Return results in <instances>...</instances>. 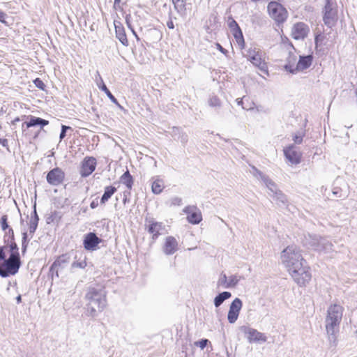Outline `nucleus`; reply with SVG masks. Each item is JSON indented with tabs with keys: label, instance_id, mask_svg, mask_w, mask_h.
Segmentation results:
<instances>
[{
	"label": "nucleus",
	"instance_id": "obj_1",
	"mask_svg": "<svg viewBox=\"0 0 357 357\" xmlns=\"http://www.w3.org/2000/svg\"><path fill=\"white\" fill-rule=\"evenodd\" d=\"M282 264L299 286H305L311 280V273L301 250L295 245L284 248L280 254Z\"/></svg>",
	"mask_w": 357,
	"mask_h": 357
},
{
	"label": "nucleus",
	"instance_id": "obj_2",
	"mask_svg": "<svg viewBox=\"0 0 357 357\" xmlns=\"http://www.w3.org/2000/svg\"><path fill=\"white\" fill-rule=\"evenodd\" d=\"M85 299L87 301V312L91 317H96L107 305L106 291L102 287H89Z\"/></svg>",
	"mask_w": 357,
	"mask_h": 357
},
{
	"label": "nucleus",
	"instance_id": "obj_3",
	"mask_svg": "<svg viewBox=\"0 0 357 357\" xmlns=\"http://www.w3.org/2000/svg\"><path fill=\"white\" fill-rule=\"evenodd\" d=\"M343 307L340 305H331L328 309L326 318V328L331 342H335L338 327L342 318Z\"/></svg>",
	"mask_w": 357,
	"mask_h": 357
},
{
	"label": "nucleus",
	"instance_id": "obj_4",
	"mask_svg": "<svg viewBox=\"0 0 357 357\" xmlns=\"http://www.w3.org/2000/svg\"><path fill=\"white\" fill-rule=\"evenodd\" d=\"M4 246L0 247V276L7 278L15 275L20 266L21 260L15 259L13 256L6 259Z\"/></svg>",
	"mask_w": 357,
	"mask_h": 357
},
{
	"label": "nucleus",
	"instance_id": "obj_5",
	"mask_svg": "<svg viewBox=\"0 0 357 357\" xmlns=\"http://www.w3.org/2000/svg\"><path fill=\"white\" fill-rule=\"evenodd\" d=\"M304 243L310 246L312 249L325 253L333 251V245L326 238L320 237L317 235L310 234L305 236Z\"/></svg>",
	"mask_w": 357,
	"mask_h": 357
},
{
	"label": "nucleus",
	"instance_id": "obj_6",
	"mask_svg": "<svg viewBox=\"0 0 357 357\" xmlns=\"http://www.w3.org/2000/svg\"><path fill=\"white\" fill-rule=\"evenodd\" d=\"M244 56L261 72L268 75V66L264 58H263V53L259 48L255 46H251L246 50Z\"/></svg>",
	"mask_w": 357,
	"mask_h": 357
},
{
	"label": "nucleus",
	"instance_id": "obj_7",
	"mask_svg": "<svg viewBox=\"0 0 357 357\" xmlns=\"http://www.w3.org/2000/svg\"><path fill=\"white\" fill-rule=\"evenodd\" d=\"M322 13L324 24L330 28L334 26L337 20V6L336 2L333 0H326V4Z\"/></svg>",
	"mask_w": 357,
	"mask_h": 357
},
{
	"label": "nucleus",
	"instance_id": "obj_8",
	"mask_svg": "<svg viewBox=\"0 0 357 357\" xmlns=\"http://www.w3.org/2000/svg\"><path fill=\"white\" fill-rule=\"evenodd\" d=\"M270 17L278 24L283 23L288 17V12L282 4L271 1L267 6Z\"/></svg>",
	"mask_w": 357,
	"mask_h": 357
},
{
	"label": "nucleus",
	"instance_id": "obj_9",
	"mask_svg": "<svg viewBox=\"0 0 357 357\" xmlns=\"http://www.w3.org/2000/svg\"><path fill=\"white\" fill-rule=\"evenodd\" d=\"M102 241L94 232L86 234L83 240V245L86 250L94 251L98 249V245Z\"/></svg>",
	"mask_w": 357,
	"mask_h": 357
},
{
	"label": "nucleus",
	"instance_id": "obj_10",
	"mask_svg": "<svg viewBox=\"0 0 357 357\" xmlns=\"http://www.w3.org/2000/svg\"><path fill=\"white\" fill-rule=\"evenodd\" d=\"M243 306L242 301L236 298L230 304L227 314V320L229 323L234 324L238 319L240 311Z\"/></svg>",
	"mask_w": 357,
	"mask_h": 357
},
{
	"label": "nucleus",
	"instance_id": "obj_11",
	"mask_svg": "<svg viewBox=\"0 0 357 357\" xmlns=\"http://www.w3.org/2000/svg\"><path fill=\"white\" fill-rule=\"evenodd\" d=\"M241 330L245 334L247 335V338L249 342H265L267 340L266 335L258 331L257 330L247 327L242 326Z\"/></svg>",
	"mask_w": 357,
	"mask_h": 357
},
{
	"label": "nucleus",
	"instance_id": "obj_12",
	"mask_svg": "<svg viewBox=\"0 0 357 357\" xmlns=\"http://www.w3.org/2000/svg\"><path fill=\"white\" fill-rule=\"evenodd\" d=\"M183 212L188 215V221L193 225L199 224L202 220L200 210L195 206H188L183 208Z\"/></svg>",
	"mask_w": 357,
	"mask_h": 357
},
{
	"label": "nucleus",
	"instance_id": "obj_13",
	"mask_svg": "<svg viewBox=\"0 0 357 357\" xmlns=\"http://www.w3.org/2000/svg\"><path fill=\"white\" fill-rule=\"evenodd\" d=\"M70 261V257L68 254H63L60 255L54 261L50 268V273L53 276L55 275L57 278L59 277V268H63Z\"/></svg>",
	"mask_w": 357,
	"mask_h": 357
},
{
	"label": "nucleus",
	"instance_id": "obj_14",
	"mask_svg": "<svg viewBox=\"0 0 357 357\" xmlns=\"http://www.w3.org/2000/svg\"><path fill=\"white\" fill-rule=\"evenodd\" d=\"M47 181L52 185H58L61 184L64 179V173L59 167L50 170L47 175Z\"/></svg>",
	"mask_w": 357,
	"mask_h": 357
},
{
	"label": "nucleus",
	"instance_id": "obj_15",
	"mask_svg": "<svg viewBox=\"0 0 357 357\" xmlns=\"http://www.w3.org/2000/svg\"><path fill=\"white\" fill-rule=\"evenodd\" d=\"M96 160L93 157L85 158L82 163L80 174L82 176L86 177L95 170Z\"/></svg>",
	"mask_w": 357,
	"mask_h": 357
},
{
	"label": "nucleus",
	"instance_id": "obj_16",
	"mask_svg": "<svg viewBox=\"0 0 357 357\" xmlns=\"http://www.w3.org/2000/svg\"><path fill=\"white\" fill-rule=\"evenodd\" d=\"M309 32L308 26L303 22H298L294 25L291 36L296 40L304 39Z\"/></svg>",
	"mask_w": 357,
	"mask_h": 357
},
{
	"label": "nucleus",
	"instance_id": "obj_17",
	"mask_svg": "<svg viewBox=\"0 0 357 357\" xmlns=\"http://www.w3.org/2000/svg\"><path fill=\"white\" fill-rule=\"evenodd\" d=\"M96 84L98 87L102 91L105 93L107 96L109 98V100L116 105H118L121 109H122V107L119 104L116 98L112 95V93L110 92V91L107 89L106 85L105 84L102 78L101 77L100 73L98 72H96V75L95 78Z\"/></svg>",
	"mask_w": 357,
	"mask_h": 357
},
{
	"label": "nucleus",
	"instance_id": "obj_18",
	"mask_svg": "<svg viewBox=\"0 0 357 357\" xmlns=\"http://www.w3.org/2000/svg\"><path fill=\"white\" fill-rule=\"evenodd\" d=\"M178 249L176 239L173 236H167L163 245V252L167 255L174 254Z\"/></svg>",
	"mask_w": 357,
	"mask_h": 357
},
{
	"label": "nucleus",
	"instance_id": "obj_19",
	"mask_svg": "<svg viewBox=\"0 0 357 357\" xmlns=\"http://www.w3.org/2000/svg\"><path fill=\"white\" fill-rule=\"evenodd\" d=\"M284 153L286 158L291 163V164H298L301 162V155L300 153L294 150V146L293 145L286 148L284 149Z\"/></svg>",
	"mask_w": 357,
	"mask_h": 357
},
{
	"label": "nucleus",
	"instance_id": "obj_20",
	"mask_svg": "<svg viewBox=\"0 0 357 357\" xmlns=\"http://www.w3.org/2000/svg\"><path fill=\"white\" fill-rule=\"evenodd\" d=\"M48 124L49 121L47 120L41 119L40 117L30 116L29 121L24 122L22 123V128L24 129V127L29 128L37 126H39L41 128H43L44 126H47Z\"/></svg>",
	"mask_w": 357,
	"mask_h": 357
},
{
	"label": "nucleus",
	"instance_id": "obj_21",
	"mask_svg": "<svg viewBox=\"0 0 357 357\" xmlns=\"http://www.w3.org/2000/svg\"><path fill=\"white\" fill-rule=\"evenodd\" d=\"M298 60L297 59V56L292 52H289V56L287 58V63L284 66V69L287 72H289L290 73H292V74L297 73L298 70H296V65L298 63Z\"/></svg>",
	"mask_w": 357,
	"mask_h": 357
},
{
	"label": "nucleus",
	"instance_id": "obj_22",
	"mask_svg": "<svg viewBox=\"0 0 357 357\" xmlns=\"http://www.w3.org/2000/svg\"><path fill=\"white\" fill-rule=\"evenodd\" d=\"M312 61L313 56L310 54L299 56L296 70H297L298 72H301L307 69L312 65Z\"/></svg>",
	"mask_w": 357,
	"mask_h": 357
},
{
	"label": "nucleus",
	"instance_id": "obj_23",
	"mask_svg": "<svg viewBox=\"0 0 357 357\" xmlns=\"http://www.w3.org/2000/svg\"><path fill=\"white\" fill-rule=\"evenodd\" d=\"M115 26V32L116 37L119 39V40L121 43L124 46L128 45V40L127 39V36L125 32V29L121 22H114Z\"/></svg>",
	"mask_w": 357,
	"mask_h": 357
},
{
	"label": "nucleus",
	"instance_id": "obj_24",
	"mask_svg": "<svg viewBox=\"0 0 357 357\" xmlns=\"http://www.w3.org/2000/svg\"><path fill=\"white\" fill-rule=\"evenodd\" d=\"M38 221H39V218H38V213L36 211V204H35L33 206V211L32 212V213L31 215V218H30L29 224V233L31 234V238H32L33 234H34V232L36 231V230L37 229Z\"/></svg>",
	"mask_w": 357,
	"mask_h": 357
},
{
	"label": "nucleus",
	"instance_id": "obj_25",
	"mask_svg": "<svg viewBox=\"0 0 357 357\" xmlns=\"http://www.w3.org/2000/svg\"><path fill=\"white\" fill-rule=\"evenodd\" d=\"M162 224L161 222L151 221L150 222L148 231L153 235V239L155 240L160 234V231L162 230Z\"/></svg>",
	"mask_w": 357,
	"mask_h": 357
},
{
	"label": "nucleus",
	"instance_id": "obj_26",
	"mask_svg": "<svg viewBox=\"0 0 357 357\" xmlns=\"http://www.w3.org/2000/svg\"><path fill=\"white\" fill-rule=\"evenodd\" d=\"M153 181L151 185L152 192L155 195H159L164 189V181L159 176L153 177Z\"/></svg>",
	"mask_w": 357,
	"mask_h": 357
},
{
	"label": "nucleus",
	"instance_id": "obj_27",
	"mask_svg": "<svg viewBox=\"0 0 357 357\" xmlns=\"http://www.w3.org/2000/svg\"><path fill=\"white\" fill-rule=\"evenodd\" d=\"M174 6V9L181 16L186 15L185 1L186 0H172Z\"/></svg>",
	"mask_w": 357,
	"mask_h": 357
},
{
	"label": "nucleus",
	"instance_id": "obj_28",
	"mask_svg": "<svg viewBox=\"0 0 357 357\" xmlns=\"http://www.w3.org/2000/svg\"><path fill=\"white\" fill-rule=\"evenodd\" d=\"M231 296V294L229 291L218 294L214 298V305L215 307H220L225 301L229 299Z\"/></svg>",
	"mask_w": 357,
	"mask_h": 357
},
{
	"label": "nucleus",
	"instance_id": "obj_29",
	"mask_svg": "<svg viewBox=\"0 0 357 357\" xmlns=\"http://www.w3.org/2000/svg\"><path fill=\"white\" fill-rule=\"evenodd\" d=\"M121 183L125 185L128 190H130L133 185V178L128 170H127L120 178Z\"/></svg>",
	"mask_w": 357,
	"mask_h": 357
},
{
	"label": "nucleus",
	"instance_id": "obj_30",
	"mask_svg": "<svg viewBox=\"0 0 357 357\" xmlns=\"http://www.w3.org/2000/svg\"><path fill=\"white\" fill-rule=\"evenodd\" d=\"M116 188L114 186L109 185L105 188L104 193L100 199V203L105 204L108 199L114 194Z\"/></svg>",
	"mask_w": 357,
	"mask_h": 357
},
{
	"label": "nucleus",
	"instance_id": "obj_31",
	"mask_svg": "<svg viewBox=\"0 0 357 357\" xmlns=\"http://www.w3.org/2000/svg\"><path fill=\"white\" fill-rule=\"evenodd\" d=\"M269 192H268L270 197H273L274 195L277 194L278 192L280 191L279 189H278L277 185L269 178L266 180V181L264 182Z\"/></svg>",
	"mask_w": 357,
	"mask_h": 357
},
{
	"label": "nucleus",
	"instance_id": "obj_32",
	"mask_svg": "<svg viewBox=\"0 0 357 357\" xmlns=\"http://www.w3.org/2000/svg\"><path fill=\"white\" fill-rule=\"evenodd\" d=\"M279 206H285L287 204V197L282 192L281 190L278 192L277 194L271 197Z\"/></svg>",
	"mask_w": 357,
	"mask_h": 357
},
{
	"label": "nucleus",
	"instance_id": "obj_33",
	"mask_svg": "<svg viewBox=\"0 0 357 357\" xmlns=\"http://www.w3.org/2000/svg\"><path fill=\"white\" fill-rule=\"evenodd\" d=\"M234 37L236 39V43L239 45L241 49L244 48L245 47V41L243 36V33L240 28L234 29L233 31Z\"/></svg>",
	"mask_w": 357,
	"mask_h": 357
},
{
	"label": "nucleus",
	"instance_id": "obj_34",
	"mask_svg": "<svg viewBox=\"0 0 357 357\" xmlns=\"http://www.w3.org/2000/svg\"><path fill=\"white\" fill-rule=\"evenodd\" d=\"M244 278L238 275H232L228 279V284L227 289L235 287L241 280H243Z\"/></svg>",
	"mask_w": 357,
	"mask_h": 357
},
{
	"label": "nucleus",
	"instance_id": "obj_35",
	"mask_svg": "<svg viewBox=\"0 0 357 357\" xmlns=\"http://www.w3.org/2000/svg\"><path fill=\"white\" fill-rule=\"evenodd\" d=\"M9 248L10 252V256H13L15 259L20 260L19 248L14 240L11 241L10 244L9 245Z\"/></svg>",
	"mask_w": 357,
	"mask_h": 357
},
{
	"label": "nucleus",
	"instance_id": "obj_36",
	"mask_svg": "<svg viewBox=\"0 0 357 357\" xmlns=\"http://www.w3.org/2000/svg\"><path fill=\"white\" fill-rule=\"evenodd\" d=\"M252 174L257 178H260L263 182L266 181L268 178L267 176L264 174L260 170L252 166Z\"/></svg>",
	"mask_w": 357,
	"mask_h": 357
},
{
	"label": "nucleus",
	"instance_id": "obj_37",
	"mask_svg": "<svg viewBox=\"0 0 357 357\" xmlns=\"http://www.w3.org/2000/svg\"><path fill=\"white\" fill-rule=\"evenodd\" d=\"M208 105L212 107L219 108L221 107V101L217 96H211L208 99Z\"/></svg>",
	"mask_w": 357,
	"mask_h": 357
},
{
	"label": "nucleus",
	"instance_id": "obj_38",
	"mask_svg": "<svg viewBox=\"0 0 357 357\" xmlns=\"http://www.w3.org/2000/svg\"><path fill=\"white\" fill-rule=\"evenodd\" d=\"M217 284L218 287H223L225 288H227V286L228 284V280L225 274H221Z\"/></svg>",
	"mask_w": 357,
	"mask_h": 357
},
{
	"label": "nucleus",
	"instance_id": "obj_39",
	"mask_svg": "<svg viewBox=\"0 0 357 357\" xmlns=\"http://www.w3.org/2000/svg\"><path fill=\"white\" fill-rule=\"evenodd\" d=\"M27 237L28 234L26 231L22 233V252L24 253L26 250L28 243H27Z\"/></svg>",
	"mask_w": 357,
	"mask_h": 357
},
{
	"label": "nucleus",
	"instance_id": "obj_40",
	"mask_svg": "<svg viewBox=\"0 0 357 357\" xmlns=\"http://www.w3.org/2000/svg\"><path fill=\"white\" fill-rule=\"evenodd\" d=\"M86 266V261L85 260H82L80 261H74L71 264V268H84Z\"/></svg>",
	"mask_w": 357,
	"mask_h": 357
},
{
	"label": "nucleus",
	"instance_id": "obj_41",
	"mask_svg": "<svg viewBox=\"0 0 357 357\" xmlns=\"http://www.w3.org/2000/svg\"><path fill=\"white\" fill-rule=\"evenodd\" d=\"M208 343H210V342L208 339H202L199 341L195 342L194 344L199 347L201 349H204Z\"/></svg>",
	"mask_w": 357,
	"mask_h": 357
},
{
	"label": "nucleus",
	"instance_id": "obj_42",
	"mask_svg": "<svg viewBox=\"0 0 357 357\" xmlns=\"http://www.w3.org/2000/svg\"><path fill=\"white\" fill-rule=\"evenodd\" d=\"M178 140H180L182 144L185 145L188 142V135L185 132H181L178 137Z\"/></svg>",
	"mask_w": 357,
	"mask_h": 357
},
{
	"label": "nucleus",
	"instance_id": "obj_43",
	"mask_svg": "<svg viewBox=\"0 0 357 357\" xmlns=\"http://www.w3.org/2000/svg\"><path fill=\"white\" fill-rule=\"evenodd\" d=\"M170 206H180L182 203V199L178 197H174L169 200Z\"/></svg>",
	"mask_w": 357,
	"mask_h": 357
},
{
	"label": "nucleus",
	"instance_id": "obj_44",
	"mask_svg": "<svg viewBox=\"0 0 357 357\" xmlns=\"http://www.w3.org/2000/svg\"><path fill=\"white\" fill-rule=\"evenodd\" d=\"M7 220H8V218H7L6 215H3L1 218V220H0L1 227V229L3 231H5L6 229L8 228V222H7Z\"/></svg>",
	"mask_w": 357,
	"mask_h": 357
},
{
	"label": "nucleus",
	"instance_id": "obj_45",
	"mask_svg": "<svg viewBox=\"0 0 357 357\" xmlns=\"http://www.w3.org/2000/svg\"><path fill=\"white\" fill-rule=\"evenodd\" d=\"M33 83L35 86L39 89L44 90L45 88V84L40 78L35 79L33 80Z\"/></svg>",
	"mask_w": 357,
	"mask_h": 357
},
{
	"label": "nucleus",
	"instance_id": "obj_46",
	"mask_svg": "<svg viewBox=\"0 0 357 357\" xmlns=\"http://www.w3.org/2000/svg\"><path fill=\"white\" fill-rule=\"evenodd\" d=\"M68 130H71V127L62 125L61 131L59 135L60 140H62L66 135V131Z\"/></svg>",
	"mask_w": 357,
	"mask_h": 357
},
{
	"label": "nucleus",
	"instance_id": "obj_47",
	"mask_svg": "<svg viewBox=\"0 0 357 357\" xmlns=\"http://www.w3.org/2000/svg\"><path fill=\"white\" fill-rule=\"evenodd\" d=\"M303 136L304 135L302 132H298L294 136L293 139L296 144H299L302 142Z\"/></svg>",
	"mask_w": 357,
	"mask_h": 357
},
{
	"label": "nucleus",
	"instance_id": "obj_48",
	"mask_svg": "<svg viewBox=\"0 0 357 357\" xmlns=\"http://www.w3.org/2000/svg\"><path fill=\"white\" fill-rule=\"evenodd\" d=\"M183 130H181V128H178V127H173L172 129V132H171V134L173 137H176V136H179V135L181 134V132H182Z\"/></svg>",
	"mask_w": 357,
	"mask_h": 357
},
{
	"label": "nucleus",
	"instance_id": "obj_49",
	"mask_svg": "<svg viewBox=\"0 0 357 357\" xmlns=\"http://www.w3.org/2000/svg\"><path fill=\"white\" fill-rule=\"evenodd\" d=\"M126 24L127 26H128L129 29H132V24H131V15H127L126 17Z\"/></svg>",
	"mask_w": 357,
	"mask_h": 357
},
{
	"label": "nucleus",
	"instance_id": "obj_50",
	"mask_svg": "<svg viewBox=\"0 0 357 357\" xmlns=\"http://www.w3.org/2000/svg\"><path fill=\"white\" fill-rule=\"evenodd\" d=\"M229 27L232 29L233 31H234V29L240 28L234 20H232V21L229 23Z\"/></svg>",
	"mask_w": 357,
	"mask_h": 357
},
{
	"label": "nucleus",
	"instance_id": "obj_51",
	"mask_svg": "<svg viewBox=\"0 0 357 357\" xmlns=\"http://www.w3.org/2000/svg\"><path fill=\"white\" fill-rule=\"evenodd\" d=\"M6 15V13H4L3 12L0 11V22L3 23V24H7L6 21L4 20Z\"/></svg>",
	"mask_w": 357,
	"mask_h": 357
},
{
	"label": "nucleus",
	"instance_id": "obj_52",
	"mask_svg": "<svg viewBox=\"0 0 357 357\" xmlns=\"http://www.w3.org/2000/svg\"><path fill=\"white\" fill-rule=\"evenodd\" d=\"M0 144L2 145L3 147H8V142L6 139L0 138Z\"/></svg>",
	"mask_w": 357,
	"mask_h": 357
},
{
	"label": "nucleus",
	"instance_id": "obj_53",
	"mask_svg": "<svg viewBox=\"0 0 357 357\" xmlns=\"http://www.w3.org/2000/svg\"><path fill=\"white\" fill-rule=\"evenodd\" d=\"M167 26L169 29H173L174 28V23L172 22V20H169L167 22Z\"/></svg>",
	"mask_w": 357,
	"mask_h": 357
},
{
	"label": "nucleus",
	"instance_id": "obj_54",
	"mask_svg": "<svg viewBox=\"0 0 357 357\" xmlns=\"http://www.w3.org/2000/svg\"><path fill=\"white\" fill-rule=\"evenodd\" d=\"M217 47L218 49L223 54H225L227 52V50L224 49L219 43H217Z\"/></svg>",
	"mask_w": 357,
	"mask_h": 357
},
{
	"label": "nucleus",
	"instance_id": "obj_55",
	"mask_svg": "<svg viewBox=\"0 0 357 357\" xmlns=\"http://www.w3.org/2000/svg\"><path fill=\"white\" fill-rule=\"evenodd\" d=\"M90 206L91 208H95L98 206V201L93 200Z\"/></svg>",
	"mask_w": 357,
	"mask_h": 357
},
{
	"label": "nucleus",
	"instance_id": "obj_56",
	"mask_svg": "<svg viewBox=\"0 0 357 357\" xmlns=\"http://www.w3.org/2000/svg\"><path fill=\"white\" fill-rule=\"evenodd\" d=\"M8 232H9V234L11 236V241L14 240V231H13V229L10 228Z\"/></svg>",
	"mask_w": 357,
	"mask_h": 357
},
{
	"label": "nucleus",
	"instance_id": "obj_57",
	"mask_svg": "<svg viewBox=\"0 0 357 357\" xmlns=\"http://www.w3.org/2000/svg\"><path fill=\"white\" fill-rule=\"evenodd\" d=\"M236 102L238 105H241V106L243 105V100H242V98H237L236 100Z\"/></svg>",
	"mask_w": 357,
	"mask_h": 357
},
{
	"label": "nucleus",
	"instance_id": "obj_58",
	"mask_svg": "<svg viewBox=\"0 0 357 357\" xmlns=\"http://www.w3.org/2000/svg\"><path fill=\"white\" fill-rule=\"evenodd\" d=\"M131 31L132 32L133 35L136 37L137 40H139L138 36L137 35L136 32L135 31L133 27L132 26V29H130Z\"/></svg>",
	"mask_w": 357,
	"mask_h": 357
},
{
	"label": "nucleus",
	"instance_id": "obj_59",
	"mask_svg": "<svg viewBox=\"0 0 357 357\" xmlns=\"http://www.w3.org/2000/svg\"><path fill=\"white\" fill-rule=\"evenodd\" d=\"M131 31L132 32L133 35L136 37L137 40H139L138 36L137 35L136 32L135 31L133 27L132 26V29H130Z\"/></svg>",
	"mask_w": 357,
	"mask_h": 357
},
{
	"label": "nucleus",
	"instance_id": "obj_60",
	"mask_svg": "<svg viewBox=\"0 0 357 357\" xmlns=\"http://www.w3.org/2000/svg\"><path fill=\"white\" fill-rule=\"evenodd\" d=\"M121 0H114V7L116 8V7L120 3Z\"/></svg>",
	"mask_w": 357,
	"mask_h": 357
},
{
	"label": "nucleus",
	"instance_id": "obj_61",
	"mask_svg": "<svg viewBox=\"0 0 357 357\" xmlns=\"http://www.w3.org/2000/svg\"><path fill=\"white\" fill-rule=\"evenodd\" d=\"M321 36H317L315 37V43H316V45H317V44H318V43H319V40H320V38H321Z\"/></svg>",
	"mask_w": 357,
	"mask_h": 357
},
{
	"label": "nucleus",
	"instance_id": "obj_62",
	"mask_svg": "<svg viewBox=\"0 0 357 357\" xmlns=\"http://www.w3.org/2000/svg\"><path fill=\"white\" fill-rule=\"evenodd\" d=\"M16 300H17V303H20L21 302V301H22V297H21V296H20V295L17 296L16 297Z\"/></svg>",
	"mask_w": 357,
	"mask_h": 357
},
{
	"label": "nucleus",
	"instance_id": "obj_63",
	"mask_svg": "<svg viewBox=\"0 0 357 357\" xmlns=\"http://www.w3.org/2000/svg\"><path fill=\"white\" fill-rule=\"evenodd\" d=\"M185 357H188V356H187V354H185Z\"/></svg>",
	"mask_w": 357,
	"mask_h": 357
}]
</instances>
